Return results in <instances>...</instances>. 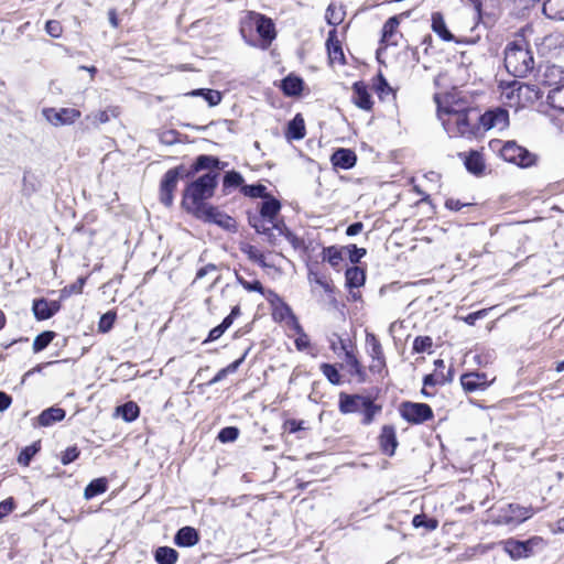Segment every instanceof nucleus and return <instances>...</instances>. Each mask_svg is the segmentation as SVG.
<instances>
[{"mask_svg": "<svg viewBox=\"0 0 564 564\" xmlns=\"http://www.w3.org/2000/svg\"><path fill=\"white\" fill-rule=\"evenodd\" d=\"M243 178L240 173L231 171L228 172L224 177V186L226 187H237L241 185Z\"/></svg>", "mask_w": 564, "mask_h": 564, "instance_id": "54", "label": "nucleus"}, {"mask_svg": "<svg viewBox=\"0 0 564 564\" xmlns=\"http://www.w3.org/2000/svg\"><path fill=\"white\" fill-rule=\"evenodd\" d=\"M460 383L466 392L486 389L490 381L484 372H469L460 377Z\"/></svg>", "mask_w": 564, "mask_h": 564, "instance_id": "18", "label": "nucleus"}, {"mask_svg": "<svg viewBox=\"0 0 564 564\" xmlns=\"http://www.w3.org/2000/svg\"><path fill=\"white\" fill-rule=\"evenodd\" d=\"M505 66L514 77H524L533 70V53L524 37H517L506 46Z\"/></svg>", "mask_w": 564, "mask_h": 564, "instance_id": "1", "label": "nucleus"}, {"mask_svg": "<svg viewBox=\"0 0 564 564\" xmlns=\"http://www.w3.org/2000/svg\"><path fill=\"white\" fill-rule=\"evenodd\" d=\"M464 163L468 172L480 175L485 170V161L478 151H470L468 154L464 155Z\"/></svg>", "mask_w": 564, "mask_h": 564, "instance_id": "27", "label": "nucleus"}, {"mask_svg": "<svg viewBox=\"0 0 564 564\" xmlns=\"http://www.w3.org/2000/svg\"><path fill=\"white\" fill-rule=\"evenodd\" d=\"M478 121L484 130H503L509 126V113L506 109L497 107L479 116Z\"/></svg>", "mask_w": 564, "mask_h": 564, "instance_id": "11", "label": "nucleus"}, {"mask_svg": "<svg viewBox=\"0 0 564 564\" xmlns=\"http://www.w3.org/2000/svg\"><path fill=\"white\" fill-rule=\"evenodd\" d=\"M366 349L371 360L383 359L384 357L382 345L372 333H366Z\"/></svg>", "mask_w": 564, "mask_h": 564, "instance_id": "29", "label": "nucleus"}, {"mask_svg": "<svg viewBox=\"0 0 564 564\" xmlns=\"http://www.w3.org/2000/svg\"><path fill=\"white\" fill-rule=\"evenodd\" d=\"M37 452V448L32 445V446H26L19 455L18 457V462L19 464L23 465V466H28L32 459V457L35 455V453Z\"/></svg>", "mask_w": 564, "mask_h": 564, "instance_id": "57", "label": "nucleus"}, {"mask_svg": "<svg viewBox=\"0 0 564 564\" xmlns=\"http://www.w3.org/2000/svg\"><path fill=\"white\" fill-rule=\"evenodd\" d=\"M345 276L349 288H359L365 283V272L358 267L348 268Z\"/></svg>", "mask_w": 564, "mask_h": 564, "instance_id": "37", "label": "nucleus"}, {"mask_svg": "<svg viewBox=\"0 0 564 564\" xmlns=\"http://www.w3.org/2000/svg\"><path fill=\"white\" fill-rule=\"evenodd\" d=\"M305 135V123L301 115H296L288 126L286 137L292 140H301Z\"/></svg>", "mask_w": 564, "mask_h": 564, "instance_id": "31", "label": "nucleus"}, {"mask_svg": "<svg viewBox=\"0 0 564 564\" xmlns=\"http://www.w3.org/2000/svg\"><path fill=\"white\" fill-rule=\"evenodd\" d=\"M42 112L44 118L55 127L72 124L82 115L80 111L75 108H45Z\"/></svg>", "mask_w": 564, "mask_h": 564, "instance_id": "10", "label": "nucleus"}, {"mask_svg": "<svg viewBox=\"0 0 564 564\" xmlns=\"http://www.w3.org/2000/svg\"><path fill=\"white\" fill-rule=\"evenodd\" d=\"M326 21L328 24L336 26L341 23L344 19V13L340 9L336 8L334 4H329L326 14Z\"/></svg>", "mask_w": 564, "mask_h": 564, "instance_id": "50", "label": "nucleus"}, {"mask_svg": "<svg viewBox=\"0 0 564 564\" xmlns=\"http://www.w3.org/2000/svg\"><path fill=\"white\" fill-rule=\"evenodd\" d=\"M412 524L414 528L424 527L426 530L433 531L437 528L438 521L433 518L427 519L426 516L422 513L414 516Z\"/></svg>", "mask_w": 564, "mask_h": 564, "instance_id": "47", "label": "nucleus"}, {"mask_svg": "<svg viewBox=\"0 0 564 564\" xmlns=\"http://www.w3.org/2000/svg\"><path fill=\"white\" fill-rule=\"evenodd\" d=\"M219 164V160L215 156H210V155H199L194 165H193V170L189 172L191 174L195 173V172H198L200 170H206V169H212V167H217Z\"/></svg>", "mask_w": 564, "mask_h": 564, "instance_id": "40", "label": "nucleus"}, {"mask_svg": "<svg viewBox=\"0 0 564 564\" xmlns=\"http://www.w3.org/2000/svg\"><path fill=\"white\" fill-rule=\"evenodd\" d=\"M380 447L383 453L392 456L398 446L395 430L392 425H384L379 436Z\"/></svg>", "mask_w": 564, "mask_h": 564, "instance_id": "20", "label": "nucleus"}, {"mask_svg": "<svg viewBox=\"0 0 564 564\" xmlns=\"http://www.w3.org/2000/svg\"><path fill=\"white\" fill-rule=\"evenodd\" d=\"M387 367V362H386V356L383 357V359H372L371 360V364L369 366V370L371 372H378V373H381Z\"/></svg>", "mask_w": 564, "mask_h": 564, "instance_id": "63", "label": "nucleus"}, {"mask_svg": "<svg viewBox=\"0 0 564 564\" xmlns=\"http://www.w3.org/2000/svg\"><path fill=\"white\" fill-rule=\"evenodd\" d=\"M86 119L93 120L95 124L106 123L110 120V113L109 110H101L94 115H88Z\"/></svg>", "mask_w": 564, "mask_h": 564, "instance_id": "62", "label": "nucleus"}, {"mask_svg": "<svg viewBox=\"0 0 564 564\" xmlns=\"http://www.w3.org/2000/svg\"><path fill=\"white\" fill-rule=\"evenodd\" d=\"M542 82L551 89L564 85V67L555 64L546 65L542 74Z\"/></svg>", "mask_w": 564, "mask_h": 564, "instance_id": "19", "label": "nucleus"}, {"mask_svg": "<svg viewBox=\"0 0 564 564\" xmlns=\"http://www.w3.org/2000/svg\"><path fill=\"white\" fill-rule=\"evenodd\" d=\"M231 326L230 318H224V321L213 329H210L208 337L204 340L205 343L215 341L223 336V334Z\"/></svg>", "mask_w": 564, "mask_h": 564, "instance_id": "48", "label": "nucleus"}, {"mask_svg": "<svg viewBox=\"0 0 564 564\" xmlns=\"http://www.w3.org/2000/svg\"><path fill=\"white\" fill-rule=\"evenodd\" d=\"M189 175L191 173H187L183 165L171 169L164 174L160 187V199L162 204L167 207L172 206L174 199L173 193L177 186L178 180Z\"/></svg>", "mask_w": 564, "mask_h": 564, "instance_id": "5", "label": "nucleus"}, {"mask_svg": "<svg viewBox=\"0 0 564 564\" xmlns=\"http://www.w3.org/2000/svg\"><path fill=\"white\" fill-rule=\"evenodd\" d=\"M243 194L250 197H264L267 187L264 185H246L242 188Z\"/></svg>", "mask_w": 564, "mask_h": 564, "instance_id": "56", "label": "nucleus"}, {"mask_svg": "<svg viewBox=\"0 0 564 564\" xmlns=\"http://www.w3.org/2000/svg\"><path fill=\"white\" fill-rule=\"evenodd\" d=\"M343 250L345 249H339L335 246L326 247L323 249V260L336 268L343 261Z\"/></svg>", "mask_w": 564, "mask_h": 564, "instance_id": "38", "label": "nucleus"}, {"mask_svg": "<svg viewBox=\"0 0 564 564\" xmlns=\"http://www.w3.org/2000/svg\"><path fill=\"white\" fill-rule=\"evenodd\" d=\"M501 158L510 163L522 167H529L534 164L536 156L525 148L519 145L516 141H507L500 149Z\"/></svg>", "mask_w": 564, "mask_h": 564, "instance_id": "6", "label": "nucleus"}, {"mask_svg": "<svg viewBox=\"0 0 564 564\" xmlns=\"http://www.w3.org/2000/svg\"><path fill=\"white\" fill-rule=\"evenodd\" d=\"M470 110L463 106H440L438 117L451 138L470 137L475 126L469 118Z\"/></svg>", "mask_w": 564, "mask_h": 564, "instance_id": "3", "label": "nucleus"}, {"mask_svg": "<svg viewBox=\"0 0 564 564\" xmlns=\"http://www.w3.org/2000/svg\"><path fill=\"white\" fill-rule=\"evenodd\" d=\"M54 337L55 333L51 330H46L37 335L33 341L34 352H39L45 349L51 344Z\"/></svg>", "mask_w": 564, "mask_h": 564, "instance_id": "43", "label": "nucleus"}, {"mask_svg": "<svg viewBox=\"0 0 564 564\" xmlns=\"http://www.w3.org/2000/svg\"><path fill=\"white\" fill-rule=\"evenodd\" d=\"M194 216L205 221L216 224L219 227L225 228L227 230L235 229L236 227L235 220L230 216L220 212L217 207H214L212 205H207L206 207L194 214Z\"/></svg>", "mask_w": 564, "mask_h": 564, "instance_id": "12", "label": "nucleus"}, {"mask_svg": "<svg viewBox=\"0 0 564 564\" xmlns=\"http://www.w3.org/2000/svg\"><path fill=\"white\" fill-rule=\"evenodd\" d=\"M154 558L159 564H175L178 558V553L172 547L160 546L155 550Z\"/></svg>", "mask_w": 564, "mask_h": 564, "instance_id": "34", "label": "nucleus"}, {"mask_svg": "<svg viewBox=\"0 0 564 564\" xmlns=\"http://www.w3.org/2000/svg\"><path fill=\"white\" fill-rule=\"evenodd\" d=\"M528 93H530L529 86L513 82L502 89L501 99L506 106L517 109L523 106V97H527Z\"/></svg>", "mask_w": 564, "mask_h": 564, "instance_id": "13", "label": "nucleus"}, {"mask_svg": "<svg viewBox=\"0 0 564 564\" xmlns=\"http://www.w3.org/2000/svg\"><path fill=\"white\" fill-rule=\"evenodd\" d=\"M370 398L355 394H340L339 398V411L341 413H356L362 412L365 406L369 404Z\"/></svg>", "mask_w": 564, "mask_h": 564, "instance_id": "16", "label": "nucleus"}, {"mask_svg": "<svg viewBox=\"0 0 564 564\" xmlns=\"http://www.w3.org/2000/svg\"><path fill=\"white\" fill-rule=\"evenodd\" d=\"M45 31L52 37H59L62 34V25L58 21L50 20L45 24Z\"/></svg>", "mask_w": 564, "mask_h": 564, "instance_id": "60", "label": "nucleus"}, {"mask_svg": "<svg viewBox=\"0 0 564 564\" xmlns=\"http://www.w3.org/2000/svg\"><path fill=\"white\" fill-rule=\"evenodd\" d=\"M534 514L531 507H523L518 503H509L499 509L494 523L505 525H519Z\"/></svg>", "mask_w": 564, "mask_h": 564, "instance_id": "4", "label": "nucleus"}, {"mask_svg": "<svg viewBox=\"0 0 564 564\" xmlns=\"http://www.w3.org/2000/svg\"><path fill=\"white\" fill-rule=\"evenodd\" d=\"M321 371L332 384H339L341 382L340 375L334 365L322 364Z\"/></svg>", "mask_w": 564, "mask_h": 564, "instance_id": "49", "label": "nucleus"}, {"mask_svg": "<svg viewBox=\"0 0 564 564\" xmlns=\"http://www.w3.org/2000/svg\"><path fill=\"white\" fill-rule=\"evenodd\" d=\"M533 543L534 540L518 541L509 539L503 542V550L510 555L511 558L519 560L528 557L531 554Z\"/></svg>", "mask_w": 564, "mask_h": 564, "instance_id": "15", "label": "nucleus"}, {"mask_svg": "<svg viewBox=\"0 0 564 564\" xmlns=\"http://www.w3.org/2000/svg\"><path fill=\"white\" fill-rule=\"evenodd\" d=\"M198 541H199V535H198L197 531L192 527L181 528L174 536V543L177 546H183V547L194 546L195 544L198 543Z\"/></svg>", "mask_w": 564, "mask_h": 564, "instance_id": "21", "label": "nucleus"}, {"mask_svg": "<svg viewBox=\"0 0 564 564\" xmlns=\"http://www.w3.org/2000/svg\"><path fill=\"white\" fill-rule=\"evenodd\" d=\"M433 345L432 338L429 336H419L414 339L413 350L415 352H425L431 349Z\"/></svg>", "mask_w": 564, "mask_h": 564, "instance_id": "52", "label": "nucleus"}, {"mask_svg": "<svg viewBox=\"0 0 564 564\" xmlns=\"http://www.w3.org/2000/svg\"><path fill=\"white\" fill-rule=\"evenodd\" d=\"M297 335L295 339V346L299 350H304L310 346V338L305 334L303 327L300 325L297 318H292V327H291Z\"/></svg>", "mask_w": 564, "mask_h": 564, "instance_id": "39", "label": "nucleus"}, {"mask_svg": "<svg viewBox=\"0 0 564 564\" xmlns=\"http://www.w3.org/2000/svg\"><path fill=\"white\" fill-rule=\"evenodd\" d=\"M546 99L553 109L564 112V84L550 89Z\"/></svg>", "mask_w": 564, "mask_h": 564, "instance_id": "32", "label": "nucleus"}, {"mask_svg": "<svg viewBox=\"0 0 564 564\" xmlns=\"http://www.w3.org/2000/svg\"><path fill=\"white\" fill-rule=\"evenodd\" d=\"M192 96H203L209 106H216L221 101V95L213 89H196L191 93Z\"/></svg>", "mask_w": 564, "mask_h": 564, "instance_id": "42", "label": "nucleus"}, {"mask_svg": "<svg viewBox=\"0 0 564 564\" xmlns=\"http://www.w3.org/2000/svg\"><path fill=\"white\" fill-rule=\"evenodd\" d=\"M273 316L280 321H286L288 325L292 327V318H296L291 307L285 303H281L274 308Z\"/></svg>", "mask_w": 564, "mask_h": 564, "instance_id": "44", "label": "nucleus"}, {"mask_svg": "<svg viewBox=\"0 0 564 564\" xmlns=\"http://www.w3.org/2000/svg\"><path fill=\"white\" fill-rule=\"evenodd\" d=\"M65 410L62 408H48L44 410L37 417L41 426H50L56 422L62 421L65 417Z\"/></svg>", "mask_w": 564, "mask_h": 564, "instance_id": "28", "label": "nucleus"}, {"mask_svg": "<svg viewBox=\"0 0 564 564\" xmlns=\"http://www.w3.org/2000/svg\"><path fill=\"white\" fill-rule=\"evenodd\" d=\"M261 220L262 216H253L249 219V223L257 232L265 235L271 245H275L278 238L286 230L284 223L279 219H273V224H270L269 221L262 223Z\"/></svg>", "mask_w": 564, "mask_h": 564, "instance_id": "8", "label": "nucleus"}, {"mask_svg": "<svg viewBox=\"0 0 564 564\" xmlns=\"http://www.w3.org/2000/svg\"><path fill=\"white\" fill-rule=\"evenodd\" d=\"M376 90L380 98H383L386 95L392 94V91H393L382 75L378 76V83L376 84Z\"/></svg>", "mask_w": 564, "mask_h": 564, "instance_id": "59", "label": "nucleus"}, {"mask_svg": "<svg viewBox=\"0 0 564 564\" xmlns=\"http://www.w3.org/2000/svg\"><path fill=\"white\" fill-rule=\"evenodd\" d=\"M432 29L433 31L444 41H452L453 35L447 30L445 20L440 12H434L432 14Z\"/></svg>", "mask_w": 564, "mask_h": 564, "instance_id": "33", "label": "nucleus"}, {"mask_svg": "<svg viewBox=\"0 0 564 564\" xmlns=\"http://www.w3.org/2000/svg\"><path fill=\"white\" fill-rule=\"evenodd\" d=\"M217 176V173L208 172L186 187L182 204L187 212L194 215L208 205L205 200L213 197Z\"/></svg>", "mask_w": 564, "mask_h": 564, "instance_id": "2", "label": "nucleus"}, {"mask_svg": "<svg viewBox=\"0 0 564 564\" xmlns=\"http://www.w3.org/2000/svg\"><path fill=\"white\" fill-rule=\"evenodd\" d=\"M281 88L286 96H297L303 89V80L297 76L289 75L282 80Z\"/></svg>", "mask_w": 564, "mask_h": 564, "instance_id": "30", "label": "nucleus"}, {"mask_svg": "<svg viewBox=\"0 0 564 564\" xmlns=\"http://www.w3.org/2000/svg\"><path fill=\"white\" fill-rule=\"evenodd\" d=\"M117 411L121 414L122 419L126 422H132L134 421L140 413V409L137 403L130 401L124 403L123 405L119 406Z\"/></svg>", "mask_w": 564, "mask_h": 564, "instance_id": "41", "label": "nucleus"}, {"mask_svg": "<svg viewBox=\"0 0 564 564\" xmlns=\"http://www.w3.org/2000/svg\"><path fill=\"white\" fill-rule=\"evenodd\" d=\"M380 412H381V406L373 403V401L370 399L369 404H367L365 406L364 411L361 412L364 414L361 423L364 425H369L370 423H372L375 416Z\"/></svg>", "mask_w": 564, "mask_h": 564, "instance_id": "46", "label": "nucleus"}, {"mask_svg": "<svg viewBox=\"0 0 564 564\" xmlns=\"http://www.w3.org/2000/svg\"><path fill=\"white\" fill-rule=\"evenodd\" d=\"M446 381L445 378H440L437 375H427L423 379L424 387H433L436 384H442Z\"/></svg>", "mask_w": 564, "mask_h": 564, "instance_id": "64", "label": "nucleus"}, {"mask_svg": "<svg viewBox=\"0 0 564 564\" xmlns=\"http://www.w3.org/2000/svg\"><path fill=\"white\" fill-rule=\"evenodd\" d=\"M400 412L401 416L412 424H421L433 417V411L426 403L404 402Z\"/></svg>", "mask_w": 564, "mask_h": 564, "instance_id": "9", "label": "nucleus"}, {"mask_svg": "<svg viewBox=\"0 0 564 564\" xmlns=\"http://www.w3.org/2000/svg\"><path fill=\"white\" fill-rule=\"evenodd\" d=\"M326 46H327L329 59L332 63L337 62V63L341 64L345 62L344 52H343L340 42L338 41V39L336 36L335 29H333L328 32Z\"/></svg>", "mask_w": 564, "mask_h": 564, "instance_id": "22", "label": "nucleus"}, {"mask_svg": "<svg viewBox=\"0 0 564 564\" xmlns=\"http://www.w3.org/2000/svg\"><path fill=\"white\" fill-rule=\"evenodd\" d=\"M338 341L340 343V349L345 355V362L349 367L350 373L357 377L359 382H365L366 371L354 352V349L350 347L349 343L341 337H338Z\"/></svg>", "mask_w": 564, "mask_h": 564, "instance_id": "14", "label": "nucleus"}, {"mask_svg": "<svg viewBox=\"0 0 564 564\" xmlns=\"http://www.w3.org/2000/svg\"><path fill=\"white\" fill-rule=\"evenodd\" d=\"M354 104L364 110H370L372 107L371 96L364 83L358 82L354 84Z\"/></svg>", "mask_w": 564, "mask_h": 564, "instance_id": "23", "label": "nucleus"}, {"mask_svg": "<svg viewBox=\"0 0 564 564\" xmlns=\"http://www.w3.org/2000/svg\"><path fill=\"white\" fill-rule=\"evenodd\" d=\"M344 249L348 252L349 260L351 263H357L359 260L366 254V249L358 248L356 245H349L344 247Z\"/></svg>", "mask_w": 564, "mask_h": 564, "instance_id": "55", "label": "nucleus"}, {"mask_svg": "<svg viewBox=\"0 0 564 564\" xmlns=\"http://www.w3.org/2000/svg\"><path fill=\"white\" fill-rule=\"evenodd\" d=\"M79 456V449L76 446H72L66 448L62 453L61 462L63 465H68L73 463L75 459H77Z\"/></svg>", "mask_w": 564, "mask_h": 564, "instance_id": "58", "label": "nucleus"}, {"mask_svg": "<svg viewBox=\"0 0 564 564\" xmlns=\"http://www.w3.org/2000/svg\"><path fill=\"white\" fill-rule=\"evenodd\" d=\"M107 490V480L105 478H97L91 480L84 491L85 499L89 500L97 495L104 494Z\"/></svg>", "mask_w": 564, "mask_h": 564, "instance_id": "35", "label": "nucleus"}, {"mask_svg": "<svg viewBox=\"0 0 564 564\" xmlns=\"http://www.w3.org/2000/svg\"><path fill=\"white\" fill-rule=\"evenodd\" d=\"M32 310L36 319L44 321L55 315L61 310V304L58 301L39 299L34 300Z\"/></svg>", "mask_w": 564, "mask_h": 564, "instance_id": "17", "label": "nucleus"}, {"mask_svg": "<svg viewBox=\"0 0 564 564\" xmlns=\"http://www.w3.org/2000/svg\"><path fill=\"white\" fill-rule=\"evenodd\" d=\"M247 354H248V351H246L239 359L235 360L234 362H231L227 367L220 369L215 375V377L208 382V384H210V386L216 384L217 382H219L223 379H225L229 373L236 372L237 369L240 367V365L243 362Z\"/></svg>", "mask_w": 564, "mask_h": 564, "instance_id": "36", "label": "nucleus"}, {"mask_svg": "<svg viewBox=\"0 0 564 564\" xmlns=\"http://www.w3.org/2000/svg\"><path fill=\"white\" fill-rule=\"evenodd\" d=\"M332 162L335 166L347 170L356 164V155L351 150L339 149L333 154Z\"/></svg>", "mask_w": 564, "mask_h": 564, "instance_id": "25", "label": "nucleus"}, {"mask_svg": "<svg viewBox=\"0 0 564 564\" xmlns=\"http://www.w3.org/2000/svg\"><path fill=\"white\" fill-rule=\"evenodd\" d=\"M246 25L252 28L254 26L258 34L262 40L268 43H271L275 39V28L270 18H267L263 14L249 11L243 21V25L241 28V33L245 36V28Z\"/></svg>", "mask_w": 564, "mask_h": 564, "instance_id": "7", "label": "nucleus"}, {"mask_svg": "<svg viewBox=\"0 0 564 564\" xmlns=\"http://www.w3.org/2000/svg\"><path fill=\"white\" fill-rule=\"evenodd\" d=\"M15 508V502L12 497L0 502V521L11 513Z\"/></svg>", "mask_w": 564, "mask_h": 564, "instance_id": "61", "label": "nucleus"}, {"mask_svg": "<svg viewBox=\"0 0 564 564\" xmlns=\"http://www.w3.org/2000/svg\"><path fill=\"white\" fill-rule=\"evenodd\" d=\"M239 435V430L235 426H227L220 430L218 440L223 443L234 442Z\"/></svg>", "mask_w": 564, "mask_h": 564, "instance_id": "53", "label": "nucleus"}, {"mask_svg": "<svg viewBox=\"0 0 564 564\" xmlns=\"http://www.w3.org/2000/svg\"><path fill=\"white\" fill-rule=\"evenodd\" d=\"M281 209V204L275 198H268L261 203L260 214L258 216H262V223L269 221L273 224V219H278V215Z\"/></svg>", "mask_w": 564, "mask_h": 564, "instance_id": "24", "label": "nucleus"}, {"mask_svg": "<svg viewBox=\"0 0 564 564\" xmlns=\"http://www.w3.org/2000/svg\"><path fill=\"white\" fill-rule=\"evenodd\" d=\"M542 10L546 18L564 21V0H545Z\"/></svg>", "mask_w": 564, "mask_h": 564, "instance_id": "26", "label": "nucleus"}, {"mask_svg": "<svg viewBox=\"0 0 564 564\" xmlns=\"http://www.w3.org/2000/svg\"><path fill=\"white\" fill-rule=\"evenodd\" d=\"M400 22L398 17H391L389 18L382 29V42L390 43L391 37L395 33Z\"/></svg>", "mask_w": 564, "mask_h": 564, "instance_id": "45", "label": "nucleus"}, {"mask_svg": "<svg viewBox=\"0 0 564 564\" xmlns=\"http://www.w3.org/2000/svg\"><path fill=\"white\" fill-rule=\"evenodd\" d=\"M115 321H116L115 312L109 311V312L105 313L99 319L98 330L100 333H108L112 328Z\"/></svg>", "mask_w": 564, "mask_h": 564, "instance_id": "51", "label": "nucleus"}]
</instances>
